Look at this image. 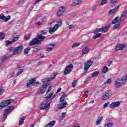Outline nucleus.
<instances>
[{
	"label": "nucleus",
	"instance_id": "1",
	"mask_svg": "<svg viewBox=\"0 0 127 127\" xmlns=\"http://www.w3.org/2000/svg\"><path fill=\"white\" fill-rule=\"evenodd\" d=\"M46 39V37L40 35L39 34L37 35L36 38H34L29 44L30 46H33L36 44H41L42 41H44V40Z\"/></svg>",
	"mask_w": 127,
	"mask_h": 127
},
{
	"label": "nucleus",
	"instance_id": "2",
	"mask_svg": "<svg viewBox=\"0 0 127 127\" xmlns=\"http://www.w3.org/2000/svg\"><path fill=\"white\" fill-rule=\"evenodd\" d=\"M126 83H127V81L122 77L121 78L117 79V81H115V87L116 89H119V88H121Z\"/></svg>",
	"mask_w": 127,
	"mask_h": 127
},
{
	"label": "nucleus",
	"instance_id": "3",
	"mask_svg": "<svg viewBox=\"0 0 127 127\" xmlns=\"http://www.w3.org/2000/svg\"><path fill=\"white\" fill-rule=\"evenodd\" d=\"M23 50V46L22 45L18 46L16 48L10 47L9 51L12 52L13 55H16L18 53H20Z\"/></svg>",
	"mask_w": 127,
	"mask_h": 127
},
{
	"label": "nucleus",
	"instance_id": "4",
	"mask_svg": "<svg viewBox=\"0 0 127 127\" xmlns=\"http://www.w3.org/2000/svg\"><path fill=\"white\" fill-rule=\"evenodd\" d=\"M13 102V99H8L6 100H5L3 101L1 104H0V110H1V109H4L5 107L7 106H8V105H10L11 103Z\"/></svg>",
	"mask_w": 127,
	"mask_h": 127
},
{
	"label": "nucleus",
	"instance_id": "5",
	"mask_svg": "<svg viewBox=\"0 0 127 127\" xmlns=\"http://www.w3.org/2000/svg\"><path fill=\"white\" fill-rule=\"evenodd\" d=\"M32 85H39V81H36V78H32L27 81L26 86L27 87H30Z\"/></svg>",
	"mask_w": 127,
	"mask_h": 127
},
{
	"label": "nucleus",
	"instance_id": "6",
	"mask_svg": "<svg viewBox=\"0 0 127 127\" xmlns=\"http://www.w3.org/2000/svg\"><path fill=\"white\" fill-rule=\"evenodd\" d=\"M49 107H50V103L45 101L40 105V110H46V111H48V110H49Z\"/></svg>",
	"mask_w": 127,
	"mask_h": 127
},
{
	"label": "nucleus",
	"instance_id": "7",
	"mask_svg": "<svg viewBox=\"0 0 127 127\" xmlns=\"http://www.w3.org/2000/svg\"><path fill=\"white\" fill-rule=\"evenodd\" d=\"M13 109H14L13 106H10L6 109H5V114L3 115V119H4L3 122H4V121H5V119L7 118V114H10V113L13 111Z\"/></svg>",
	"mask_w": 127,
	"mask_h": 127
},
{
	"label": "nucleus",
	"instance_id": "8",
	"mask_svg": "<svg viewBox=\"0 0 127 127\" xmlns=\"http://www.w3.org/2000/svg\"><path fill=\"white\" fill-rule=\"evenodd\" d=\"M72 69H73V64H69L66 67L64 72V75H68V74H70V73L72 72Z\"/></svg>",
	"mask_w": 127,
	"mask_h": 127
},
{
	"label": "nucleus",
	"instance_id": "9",
	"mask_svg": "<svg viewBox=\"0 0 127 127\" xmlns=\"http://www.w3.org/2000/svg\"><path fill=\"white\" fill-rule=\"evenodd\" d=\"M93 64V62L88 60L87 61V62L85 63V64L84 65V72L87 73L88 72V70L90 68V67L92 66Z\"/></svg>",
	"mask_w": 127,
	"mask_h": 127
},
{
	"label": "nucleus",
	"instance_id": "10",
	"mask_svg": "<svg viewBox=\"0 0 127 127\" xmlns=\"http://www.w3.org/2000/svg\"><path fill=\"white\" fill-rule=\"evenodd\" d=\"M121 106V102L119 101L114 102L109 105V107L111 109H115L118 108Z\"/></svg>",
	"mask_w": 127,
	"mask_h": 127
},
{
	"label": "nucleus",
	"instance_id": "11",
	"mask_svg": "<svg viewBox=\"0 0 127 127\" xmlns=\"http://www.w3.org/2000/svg\"><path fill=\"white\" fill-rule=\"evenodd\" d=\"M59 28V26H58V24H56L53 28H48V29H49V33H50V34H53L57 29Z\"/></svg>",
	"mask_w": 127,
	"mask_h": 127
},
{
	"label": "nucleus",
	"instance_id": "12",
	"mask_svg": "<svg viewBox=\"0 0 127 127\" xmlns=\"http://www.w3.org/2000/svg\"><path fill=\"white\" fill-rule=\"evenodd\" d=\"M112 94L111 91H106L105 92V95H104L102 96V99L103 100H108V99H109V98H110V97H111V96H112Z\"/></svg>",
	"mask_w": 127,
	"mask_h": 127
},
{
	"label": "nucleus",
	"instance_id": "13",
	"mask_svg": "<svg viewBox=\"0 0 127 127\" xmlns=\"http://www.w3.org/2000/svg\"><path fill=\"white\" fill-rule=\"evenodd\" d=\"M10 19V16L9 15L5 16L2 13L0 14V19L3 20L4 22H6V21H8V20H9Z\"/></svg>",
	"mask_w": 127,
	"mask_h": 127
},
{
	"label": "nucleus",
	"instance_id": "14",
	"mask_svg": "<svg viewBox=\"0 0 127 127\" xmlns=\"http://www.w3.org/2000/svg\"><path fill=\"white\" fill-rule=\"evenodd\" d=\"M64 11H65V8L64 7L62 6L61 7H60L57 12L58 16H62V15H63Z\"/></svg>",
	"mask_w": 127,
	"mask_h": 127
},
{
	"label": "nucleus",
	"instance_id": "15",
	"mask_svg": "<svg viewBox=\"0 0 127 127\" xmlns=\"http://www.w3.org/2000/svg\"><path fill=\"white\" fill-rule=\"evenodd\" d=\"M126 48V45L119 44L117 45L115 48V50L119 51V50H123Z\"/></svg>",
	"mask_w": 127,
	"mask_h": 127
},
{
	"label": "nucleus",
	"instance_id": "16",
	"mask_svg": "<svg viewBox=\"0 0 127 127\" xmlns=\"http://www.w3.org/2000/svg\"><path fill=\"white\" fill-rule=\"evenodd\" d=\"M55 46V44L51 43L48 45L47 47L46 48V51H49V52H51V51H52Z\"/></svg>",
	"mask_w": 127,
	"mask_h": 127
},
{
	"label": "nucleus",
	"instance_id": "17",
	"mask_svg": "<svg viewBox=\"0 0 127 127\" xmlns=\"http://www.w3.org/2000/svg\"><path fill=\"white\" fill-rule=\"evenodd\" d=\"M81 51L83 55H84L85 54H88V53H89V52H90V49H89V47L85 46L83 47Z\"/></svg>",
	"mask_w": 127,
	"mask_h": 127
},
{
	"label": "nucleus",
	"instance_id": "18",
	"mask_svg": "<svg viewBox=\"0 0 127 127\" xmlns=\"http://www.w3.org/2000/svg\"><path fill=\"white\" fill-rule=\"evenodd\" d=\"M127 10H125L120 18V20L124 21L127 18Z\"/></svg>",
	"mask_w": 127,
	"mask_h": 127
},
{
	"label": "nucleus",
	"instance_id": "19",
	"mask_svg": "<svg viewBox=\"0 0 127 127\" xmlns=\"http://www.w3.org/2000/svg\"><path fill=\"white\" fill-rule=\"evenodd\" d=\"M120 7V6H117V7H115L114 9H111L109 12V15H112L113 13H115V12H116L118 9H119V8Z\"/></svg>",
	"mask_w": 127,
	"mask_h": 127
},
{
	"label": "nucleus",
	"instance_id": "20",
	"mask_svg": "<svg viewBox=\"0 0 127 127\" xmlns=\"http://www.w3.org/2000/svg\"><path fill=\"white\" fill-rule=\"evenodd\" d=\"M11 57V56H3L2 57V59L1 60V63H3L4 61L6 60H9L10 59V58Z\"/></svg>",
	"mask_w": 127,
	"mask_h": 127
},
{
	"label": "nucleus",
	"instance_id": "21",
	"mask_svg": "<svg viewBox=\"0 0 127 127\" xmlns=\"http://www.w3.org/2000/svg\"><path fill=\"white\" fill-rule=\"evenodd\" d=\"M65 98H66V94L64 93L61 96L60 98V102L61 103H65V102H66L64 101L65 100Z\"/></svg>",
	"mask_w": 127,
	"mask_h": 127
},
{
	"label": "nucleus",
	"instance_id": "22",
	"mask_svg": "<svg viewBox=\"0 0 127 127\" xmlns=\"http://www.w3.org/2000/svg\"><path fill=\"white\" fill-rule=\"evenodd\" d=\"M66 105H67V102H64V103H61L59 105V109L62 110L64 108H66Z\"/></svg>",
	"mask_w": 127,
	"mask_h": 127
},
{
	"label": "nucleus",
	"instance_id": "23",
	"mask_svg": "<svg viewBox=\"0 0 127 127\" xmlns=\"http://www.w3.org/2000/svg\"><path fill=\"white\" fill-rule=\"evenodd\" d=\"M56 123V121H51L45 126V127H52L55 125Z\"/></svg>",
	"mask_w": 127,
	"mask_h": 127
},
{
	"label": "nucleus",
	"instance_id": "24",
	"mask_svg": "<svg viewBox=\"0 0 127 127\" xmlns=\"http://www.w3.org/2000/svg\"><path fill=\"white\" fill-rule=\"evenodd\" d=\"M50 82V79H48L47 80H42V83L44 85V87H46V88H47V86H48V85H49V82Z\"/></svg>",
	"mask_w": 127,
	"mask_h": 127
},
{
	"label": "nucleus",
	"instance_id": "25",
	"mask_svg": "<svg viewBox=\"0 0 127 127\" xmlns=\"http://www.w3.org/2000/svg\"><path fill=\"white\" fill-rule=\"evenodd\" d=\"M25 120V117H21L20 120H19V126H22V124H23L24 121Z\"/></svg>",
	"mask_w": 127,
	"mask_h": 127
},
{
	"label": "nucleus",
	"instance_id": "26",
	"mask_svg": "<svg viewBox=\"0 0 127 127\" xmlns=\"http://www.w3.org/2000/svg\"><path fill=\"white\" fill-rule=\"evenodd\" d=\"M40 35H46L47 34V31L46 30H41L39 31Z\"/></svg>",
	"mask_w": 127,
	"mask_h": 127
},
{
	"label": "nucleus",
	"instance_id": "27",
	"mask_svg": "<svg viewBox=\"0 0 127 127\" xmlns=\"http://www.w3.org/2000/svg\"><path fill=\"white\" fill-rule=\"evenodd\" d=\"M46 89H47V87L45 86L40 87V92L41 93V94H44V93H45V91H46Z\"/></svg>",
	"mask_w": 127,
	"mask_h": 127
},
{
	"label": "nucleus",
	"instance_id": "28",
	"mask_svg": "<svg viewBox=\"0 0 127 127\" xmlns=\"http://www.w3.org/2000/svg\"><path fill=\"white\" fill-rule=\"evenodd\" d=\"M104 117L103 116H100L98 117V120L96 121V125L99 126V124H101V122H102V120H103Z\"/></svg>",
	"mask_w": 127,
	"mask_h": 127
},
{
	"label": "nucleus",
	"instance_id": "29",
	"mask_svg": "<svg viewBox=\"0 0 127 127\" xmlns=\"http://www.w3.org/2000/svg\"><path fill=\"white\" fill-rule=\"evenodd\" d=\"M39 50H41V47H39V46H35L34 47V52H38Z\"/></svg>",
	"mask_w": 127,
	"mask_h": 127
},
{
	"label": "nucleus",
	"instance_id": "30",
	"mask_svg": "<svg viewBox=\"0 0 127 127\" xmlns=\"http://www.w3.org/2000/svg\"><path fill=\"white\" fill-rule=\"evenodd\" d=\"M101 32H107L108 30H109V27L108 26H106L102 28H101Z\"/></svg>",
	"mask_w": 127,
	"mask_h": 127
},
{
	"label": "nucleus",
	"instance_id": "31",
	"mask_svg": "<svg viewBox=\"0 0 127 127\" xmlns=\"http://www.w3.org/2000/svg\"><path fill=\"white\" fill-rule=\"evenodd\" d=\"M109 71V68L107 66H104L102 69L103 74H106Z\"/></svg>",
	"mask_w": 127,
	"mask_h": 127
},
{
	"label": "nucleus",
	"instance_id": "32",
	"mask_svg": "<svg viewBox=\"0 0 127 127\" xmlns=\"http://www.w3.org/2000/svg\"><path fill=\"white\" fill-rule=\"evenodd\" d=\"M81 2V0H74L73 1V5H79V3Z\"/></svg>",
	"mask_w": 127,
	"mask_h": 127
},
{
	"label": "nucleus",
	"instance_id": "33",
	"mask_svg": "<svg viewBox=\"0 0 127 127\" xmlns=\"http://www.w3.org/2000/svg\"><path fill=\"white\" fill-rule=\"evenodd\" d=\"M119 19H120V17H116L112 22V23L113 24H116V23H117L119 21Z\"/></svg>",
	"mask_w": 127,
	"mask_h": 127
},
{
	"label": "nucleus",
	"instance_id": "34",
	"mask_svg": "<svg viewBox=\"0 0 127 127\" xmlns=\"http://www.w3.org/2000/svg\"><path fill=\"white\" fill-rule=\"evenodd\" d=\"M114 124L112 123H109L104 125V127H112Z\"/></svg>",
	"mask_w": 127,
	"mask_h": 127
},
{
	"label": "nucleus",
	"instance_id": "35",
	"mask_svg": "<svg viewBox=\"0 0 127 127\" xmlns=\"http://www.w3.org/2000/svg\"><path fill=\"white\" fill-rule=\"evenodd\" d=\"M30 47H27L26 49H25L24 51V54H28L30 50Z\"/></svg>",
	"mask_w": 127,
	"mask_h": 127
},
{
	"label": "nucleus",
	"instance_id": "36",
	"mask_svg": "<svg viewBox=\"0 0 127 127\" xmlns=\"http://www.w3.org/2000/svg\"><path fill=\"white\" fill-rule=\"evenodd\" d=\"M100 73L99 71H96L92 73V77H97L98 75H99V73Z\"/></svg>",
	"mask_w": 127,
	"mask_h": 127
},
{
	"label": "nucleus",
	"instance_id": "37",
	"mask_svg": "<svg viewBox=\"0 0 127 127\" xmlns=\"http://www.w3.org/2000/svg\"><path fill=\"white\" fill-rule=\"evenodd\" d=\"M5 43L6 44V46H7V45H10V44H12L13 43L12 41L7 40L5 42Z\"/></svg>",
	"mask_w": 127,
	"mask_h": 127
},
{
	"label": "nucleus",
	"instance_id": "38",
	"mask_svg": "<svg viewBox=\"0 0 127 127\" xmlns=\"http://www.w3.org/2000/svg\"><path fill=\"white\" fill-rule=\"evenodd\" d=\"M78 46H80V43H75L73 44L71 47H72V48H75V47H78Z\"/></svg>",
	"mask_w": 127,
	"mask_h": 127
},
{
	"label": "nucleus",
	"instance_id": "39",
	"mask_svg": "<svg viewBox=\"0 0 127 127\" xmlns=\"http://www.w3.org/2000/svg\"><path fill=\"white\" fill-rule=\"evenodd\" d=\"M56 76H57V73H53L52 74V77H51L50 80H53V79H55L56 78Z\"/></svg>",
	"mask_w": 127,
	"mask_h": 127
},
{
	"label": "nucleus",
	"instance_id": "40",
	"mask_svg": "<svg viewBox=\"0 0 127 127\" xmlns=\"http://www.w3.org/2000/svg\"><path fill=\"white\" fill-rule=\"evenodd\" d=\"M17 40H18V37H15L12 38L11 41L12 43H14V42H15L16 41H17Z\"/></svg>",
	"mask_w": 127,
	"mask_h": 127
},
{
	"label": "nucleus",
	"instance_id": "41",
	"mask_svg": "<svg viewBox=\"0 0 127 127\" xmlns=\"http://www.w3.org/2000/svg\"><path fill=\"white\" fill-rule=\"evenodd\" d=\"M96 35H95L93 36V39H97V38H99V37H100L101 34H95Z\"/></svg>",
	"mask_w": 127,
	"mask_h": 127
},
{
	"label": "nucleus",
	"instance_id": "42",
	"mask_svg": "<svg viewBox=\"0 0 127 127\" xmlns=\"http://www.w3.org/2000/svg\"><path fill=\"white\" fill-rule=\"evenodd\" d=\"M98 32H101V28L96 29L94 31V34H97Z\"/></svg>",
	"mask_w": 127,
	"mask_h": 127
},
{
	"label": "nucleus",
	"instance_id": "43",
	"mask_svg": "<svg viewBox=\"0 0 127 127\" xmlns=\"http://www.w3.org/2000/svg\"><path fill=\"white\" fill-rule=\"evenodd\" d=\"M101 3L100 4V5H104V4H106L107 3L108 0H101Z\"/></svg>",
	"mask_w": 127,
	"mask_h": 127
},
{
	"label": "nucleus",
	"instance_id": "44",
	"mask_svg": "<svg viewBox=\"0 0 127 127\" xmlns=\"http://www.w3.org/2000/svg\"><path fill=\"white\" fill-rule=\"evenodd\" d=\"M23 72V69H20V70L18 71V72L16 74L17 76H19L20 74H21Z\"/></svg>",
	"mask_w": 127,
	"mask_h": 127
},
{
	"label": "nucleus",
	"instance_id": "45",
	"mask_svg": "<svg viewBox=\"0 0 127 127\" xmlns=\"http://www.w3.org/2000/svg\"><path fill=\"white\" fill-rule=\"evenodd\" d=\"M119 27H120V24H115L113 27L114 30L119 29Z\"/></svg>",
	"mask_w": 127,
	"mask_h": 127
},
{
	"label": "nucleus",
	"instance_id": "46",
	"mask_svg": "<svg viewBox=\"0 0 127 127\" xmlns=\"http://www.w3.org/2000/svg\"><path fill=\"white\" fill-rule=\"evenodd\" d=\"M3 38H4V34L2 32L0 33V39L2 40Z\"/></svg>",
	"mask_w": 127,
	"mask_h": 127
},
{
	"label": "nucleus",
	"instance_id": "47",
	"mask_svg": "<svg viewBox=\"0 0 127 127\" xmlns=\"http://www.w3.org/2000/svg\"><path fill=\"white\" fill-rule=\"evenodd\" d=\"M112 83V79L109 78L108 80L104 83V84H111Z\"/></svg>",
	"mask_w": 127,
	"mask_h": 127
},
{
	"label": "nucleus",
	"instance_id": "48",
	"mask_svg": "<svg viewBox=\"0 0 127 127\" xmlns=\"http://www.w3.org/2000/svg\"><path fill=\"white\" fill-rule=\"evenodd\" d=\"M52 96H53V93H52L50 95H47V96L46 97V99H47L48 100H49V99H51V97H52Z\"/></svg>",
	"mask_w": 127,
	"mask_h": 127
},
{
	"label": "nucleus",
	"instance_id": "49",
	"mask_svg": "<svg viewBox=\"0 0 127 127\" xmlns=\"http://www.w3.org/2000/svg\"><path fill=\"white\" fill-rule=\"evenodd\" d=\"M110 2L112 4H115V3H117V2H118V0H111Z\"/></svg>",
	"mask_w": 127,
	"mask_h": 127
},
{
	"label": "nucleus",
	"instance_id": "50",
	"mask_svg": "<svg viewBox=\"0 0 127 127\" xmlns=\"http://www.w3.org/2000/svg\"><path fill=\"white\" fill-rule=\"evenodd\" d=\"M77 80H74V81L72 83V87H76V85H77Z\"/></svg>",
	"mask_w": 127,
	"mask_h": 127
},
{
	"label": "nucleus",
	"instance_id": "51",
	"mask_svg": "<svg viewBox=\"0 0 127 127\" xmlns=\"http://www.w3.org/2000/svg\"><path fill=\"white\" fill-rule=\"evenodd\" d=\"M110 104V102H107L104 105H103V109H106V108L108 107V106Z\"/></svg>",
	"mask_w": 127,
	"mask_h": 127
},
{
	"label": "nucleus",
	"instance_id": "52",
	"mask_svg": "<svg viewBox=\"0 0 127 127\" xmlns=\"http://www.w3.org/2000/svg\"><path fill=\"white\" fill-rule=\"evenodd\" d=\"M58 24V26H60L61 25H62V21L61 20H59L58 22H57Z\"/></svg>",
	"mask_w": 127,
	"mask_h": 127
},
{
	"label": "nucleus",
	"instance_id": "53",
	"mask_svg": "<svg viewBox=\"0 0 127 127\" xmlns=\"http://www.w3.org/2000/svg\"><path fill=\"white\" fill-rule=\"evenodd\" d=\"M69 29H72V28H75V26H73V25H69L68 26Z\"/></svg>",
	"mask_w": 127,
	"mask_h": 127
},
{
	"label": "nucleus",
	"instance_id": "54",
	"mask_svg": "<svg viewBox=\"0 0 127 127\" xmlns=\"http://www.w3.org/2000/svg\"><path fill=\"white\" fill-rule=\"evenodd\" d=\"M51 90H52V87L49 86L48 88V91L47 92V94H48V93H49V92H50V91H51Z\"/></svg>",
	"mask_w": 127,
	"mask_h": 127
},
{
	"label": "nucleus",
	"instance_id": "55",
	"mask_svg": "<svg viewBox=\"0 0 127 127\" xmlns=\"http://www.w3.org/2000/svg\"><path fill=\"white\" fill-rule=\"evenodd\" d=\"M29 38H30V35H27L24 37V39H26V40H28Z\"/></svg>",
	"mask_w": 127,
	"mask_h": 127
},
{
	"label": "nucleus",
	"instance_id": "56",
	"mask_svg": "<svg viewBox=\"0 0 127 127\" xmlns=\"http://www.w3.org/2000/svg\"><path fill=\"white\" fill-rule=\"evenodd\" d=\"M65 117H66V113H63L62 114V118L63 119H64V118H65Z\"/></svg>",
	"mask_w": 127,
	"mask_h": 127
},
{
	"label": "nucleus",
	"instance_id": "57",
	"mask_svg": "<svg viewBox=\"0 0 127 127\" xmlns=\"http://www.w3.org/2000/svg\"><path fill=\"white\" fill-rule=\"evenodd\" d=\"M38 56H40V58H44V57H45L44 54H41L38 55Z\"/></svg>",
	"mask_w": 127,
	"mask_h": 127
},
{
	"label": "nucleus",
	"instance_id": "58",
	"mask_svg": "<svg viewBox=\"0 0 127 127\" xmlns=\"http://www.w3.org/2000/svg\"><path fill=\"white\" fill-rule=\"evenodd\" d=\"M24 2L23 0H19L18 4H22Z\"/></svg>",
	"mask_w": 127,
	"mask_h": 127
},
{
	"label": "nucleus",
	"instance_id": "59",
	"mask_svg": "<svg viewBox=\"0 0 127 127\" xmlns=\"http://www.w3.org/2000/svg\"><path fill=\"white\" fill-rule=\"evenodd\" d=\"M97 6H95L94 7H92V11H95V10H96L97 9Z\"/></svg>",
	"mask_w": 127,
	"mask_h": 127
},
{
	"label": "nucleus",
	"instance_id": "60",
	"mask_svg": "<svg viewBox=\"0 0 127 127\" xmlns=\"http://www.w3.org/2000/svg\"><path fill=\"white\" fill-rule=\"evenodd\" d=\"M3 91V89L2 88V87L0 88V95H1V94H2Z\"/></svg>",
	"mask_w": 127,
	"mask_h": 127
},
{
	"label": "nucleus",
	"instance_id": "61",
	"mask_svg": "<svg viewBox=\"0 0 127 127\" xmlns=\"http://www.w3.org/2000/svg\"><path fill=\"white\" fill-rule=\"evenodd\" d=\"M11 77H14L15 78V77H17V75H14V73L13 72V73H12V74H11Z\"/></svg>",
	"mask_w": 127,
	"mask_h": 127
},
{
	"label": "nucleus",
	"instance_id": "62",
	"mask_svg": "<svg viewBox=\"0 0 127 127\" xmlns=\"http://www.w3.org/2000/svg\"><path fill=\"white\" fill-rule=\"evenodd\" d=\"M41 0H36L35 1V4H36V3H38V2H40V1H41Z\"/></svg>",
	"mask_w": 127,
	"mask_h": 127
},
{
	"label": "nucleus",
	"instance_id": "63",
	"mask_svg": "<svg viewBox=\"0 0 127 127\" xmlns=\"http://www.w3.org/2000/svg\"><path fill=\"white\" fill-rule=\"evenodd\" d=\"M89 94V91L87 90L84 92V95H87Z\"/></svg>",
	"mask_w": 127,
	"mask_h": 127
},
{
	"label": "nucleus",
	"instance_id": "64",
	"mask_svg": "<svg viewBox=\"0 0 127 127\" xmlns=\"http://www.w3.org/2000/svg\"><path fill=\"white\" fill-rule=\"evenodd\" d=\"M123 78L125 79V81H127V74L126 76H123Z\"/></svg>",
	"mask_w": 127,
	"mask_h": 127
}]
</instances>
